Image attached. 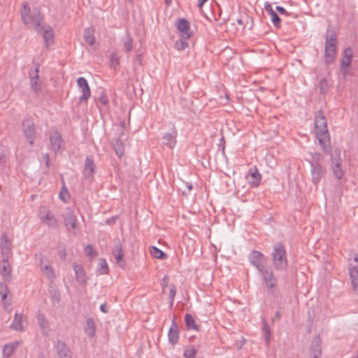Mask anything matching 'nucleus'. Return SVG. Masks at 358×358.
<instances>
[{"instance_id": "obj_42", "label": "nucleus", "mask_w": 358, "mask_h": 358, "mask_svg": "<svg viewBox=\"0 0 358 358\" xmlns=\"http://www.w3.org/2000/svg\"><path fill=\"white\" fill-rule=\"evenodd\" d=\"M329 83L326 78H322L319 83V88L321 94H324L329 89Z\"/></svg>"}, {"instance_id": "obj_3", "label": "nucleus", "mask_w": 358, "mask_h": 358, "mask_svg": "<svg viewBox=\"0 0 358 358\" xmlns=\"http://www.w3.org/2000/svg\"><path fill=\"white\" fill-rule=\"evenodd\" d=\"M309 155L311 157L309 163L311 167L312 181L315 185H317L326 174V168L322 165L324 157L319 152H310Z\"/></svg>"}, {"instance_id": "obj_44", "label": "nucleus", "mask_w": 358, "mask_h": 358, "mask_svg": "<svg viewBox=\"0 0 358 358\" xmlns=\"http://www.w3.org/2000/svg\"><path fill=\"white\" fill-rule=\"evenodd\" d=\"M237 22L239 24L243 25V27H245L246 26V24H248L250 22V25L249 29H251L252 26V19L248 16H246L245 18L238 19Z\"/></svg>"}, {"instance_id": "obj_4", "label": "nucleus", "mask_w": 358, "mask_h": 358, "mask_svg": "<svg viewBox=\"0 0 358 358\" xmlns=\"http://www.w3.org/2000/svg\"><path fill=\"white\" fill-rule=\"evenodd\" d=\"M337 36L334 30L327 33L324 43V62L329 65L334 62L337 55Z\"/></svg>"}, {"instance_id": "obj_14", "label": "nucleus", "mask_w": 358, "mask_h": 358, "mask_svg": "<svg viewBox=\"0 0 358 358\" xmlns=\"http://www.w3.org/2000/svg\"><path fill=\"white\" fill-rule=\"evenodd\" d=\"M331 169L334 176L338 179H341L343 176V171L341 166V159L337 150H335L334 153L331 155Z\"/></svg>"}, {"instance_id": "obj_20", "label": "nucleus", "mask_w": 358, "mask_h": 358, "mask_svg": "<svg viewBox=\"0 0 358 358\" xmlns=\"http://www.w3.org/2000/svg\"><path fill=\"white\" fill-rule=\"evenodd\" d=\"M1 249L2 259H10L12 255L11 245L8 237L3 234L1 240Z\"/></svg>"}, {"instance_id": "obj_13", "label": "nucleus", "mask_w": 358, "mask_h": 358, "mask_svg": "<svg viewBox=\"0 0 358 358\" xmlns=\"http://www.w3.org/2000/svg\"><path fill=\"white\" fill-rule=\"evenodd\" d=\"M39 69L40 64L36 63L34 64V69L29 71L30 85L32 90L38 92L41 89V83L39 80Z\"/></svg>"}, {"instance_id": "obj_12", "label": "nucleus", "mask_w": 358, "mask_h": 358, "mask_svg": "<svg viewBox=\"0 0 358 358\" xmlns=\"http://www.w3.org/2000/svg\"><path fill=\"white\" fill-rule=\"evenodd\" d=\"M249 261L258 271L266 266V257L259 251L252 250L249 255Z\"/></svg>"}, {"instance_id": "obj_33", "label": "nucleus", "mask_w": 358, "mask_h": 358, "mask_svg": "<svg viewBox=\"0 0 358 358\" xmlns=\"http://www.w3.org/2000/svg\"><path fill=\"white\" fill-rule=\"evenodd\" d=\"M83 38L85 41L90 45H94L96 41L94 31L92 28L88 27L84 29Z\"/></svg>"}, {"instance_id": "obj_35", "label": "nucleus", "mask_w": 358, "mask_h": 358, "mask_svg": "<svg viewBox=\"0 0 358 358\" xmlns=\"http://www.w3.org/2000/svg\"><path fill=\"white\" fill-rule=\"evenodd\" d=\"M23 316L22 314L16 313L14 316L13 321L10 324V327L16 331H22L23 327L22 324Z\"/></svg>"}, {"instance_id": "obj_36", "label": "nucleus", "mask_w": 358, "mask_h": 358, "mask_svg": "<svg viewBox=\"0 0 358 358\" xmlns=\"http://www.w3.org/2000/svg\"><path fill=\"white\" fill-rule=\"evenodd\" d=\"M18 345L17 342L6 344L3 348V355L6 358H10Z\"/></svg>"}, {"instance_id": "obj_49", "label": "nucleus", "mask_w": 358, "mask_h": 358, "mask_svg": "<svg viewBox=\"0 0 358 358\" xmlns=\"http://www.w3.org/2000/svg\"><path fill=\"white\" fill-rule=\"evenodd\" d=\"M99 101L103 105L106 106L108 103V98L104 92H101L99 94Z\"/></svg>"}, {"instance_id": "obj_15", "label": "nucleus", "mask_w": 358, "mask_h": 358, "mask_svg": "<svg viewBox=\"0 0 358 358\" xmlns=\"http://www.w3.org/2000/svg\"><path fill=\"white\" fill-rule=\"evenodd\" d=\"M349 275L354 289L358 292V258L354 259V264L350 263L348 267Z\"/></svg>"}, {"instance_id": "obj_9", "label": "nucleus", "mask_w": 358, "mask_h": 358, "mask_svg": "<svg viewBox=\"0 0 358 358\" xmlns=\"http://www.w3.org/2000/svg\"><path fill=\"white\" fill-rule=\"evenodd\" d=\"M38 217L49 227L55 228L57 227L58 220L48 207H40Z\"/></svg>"}, {"instance_id": "obj_57", "label": "nucleus", "mask_w": 358, "mask_h": 358, "mask_svg": "<svg viewBox=\"0 0 358 358\" xmlns=\"http://www.w3.org/2000/svg\"><path fill=\"white\" fill-rule=\"evenodd\" d=\"M165 3L166 5L169 6L171 3V0H165Z\"/></svg>"}, {"instance_id": "obj_53", "label": "nucleus", "mask_w": 358, "mask_h": 358, "mask_svg": "<svg viewBox=\"0 0 358 358\" xmlns=\"http://www.w3.org/2000/svg\"><path fill=\"white\" fill-rule=\"evenodd\" d=\"M64 192H65V194H68V192H67L66 188L63 187V188H62V191L60 192V193H59V198H60L62 201H66V199H65V197H64Z\"/></svg>"}, {"instance_id": "obj_16", "label": "nucleus", "mask_w": 358, "mask_h": 358, "mask_svg": "<svg viewBox=\"0 0 358 358\" xmlns=\"http://www.w3.org/2000/svg\"><path fill=\"white\" fill-rule=\"evenodd\" d=\"M77 84L82 91V95L80 96V102L86 101L90 97L91 92L87 80L84 77H79L77 79Z\"/></svg>"}, {"instance_id": "obj_47", "label": "nucleus", "mask_w": 358, "mask_h": 358, "mask_svg": "<svg viewBox=\"0 0 358 358\" xmlns=\"http://www.w3.org/2000/svg\"><path fill=\"white\" fill-rule=\"evenodd\" d=\"M176 293V286L174 285H171L170 287V292H169V297H170V306L172 307L173 304L174 298Z\"/></svg>"}, {"instance_id": "obj_31", "label": "nucleus", "mask_w": 358, "mask_h": 358, "mask_svg": "<svg viewBox=\"0 0 358 358\" xmlns=\"http://www.w3.org/2000/svg\"><path fill=\"white\" fill-rule=\"evenodd\" d=\"M85 333L89 337H94L96 333V326L94 320L92 317L87 319L84 327Z\"/></svg>"}, {"instance_id": "obj_2", "label": "nucleus", "mask_w": 358, "mask_h": 358, "mask_svg": "<svg viewBox=\"0 0 358 358\" xmlns=\"http://www.w3.org/2000/svg\"><path fill=\"white\" fill-rule=\"evenodd\" d=\"M315 133L322 150L328 153L331 150L329 134L325 116L321 113L315 119Z\"/></svg>"}, {"instance_id": "obj_32", "label": "nucleus", "mask_w": 358, "mask_h": 358, "mask_svg": "<svg viewBox=\"0 0 358 358\" xmlns=\"http://www.w3.org/2000/svg\"><path fill=\"white\" fill-rule=\"evenodd\" d=\"M48 292L50 295L52 303H59L61 300L60 292L58 288L52 283L49 285Z\"/></svg>"}, {"instance_id": "obj_27", "label": "nucleus", "mask_w": 358, "mask_h": 358, "mask_svg": "<svg viewBox=\"0 0 358 358\" xmlns=\"http://www.w3.org/2000/svg\"><path fill=\"white\" fill-rule=\"evenodd\" d=\"M321 343L322 341L320 336H315L312 341L310 346L313 358L320 357L322 354Z\"/></svg>"}, {"instance_id": "obj_17", "label": "nucleus", "mask_w": 358, "mask_h": 358, "mask_svg": "<svg viewBox=\"0 0 358 358\" xmlns=\"http://www.w3.org/2000/svg\"><path fill=\"white\" fill-rule=\"evenodd\" d=\"M40 267L42 273L51 282L56 278L55 271L49 263V261L46 259L44 261L42 258L40 259Z\"/></svg>"}, {"instance_id": "obj_46", "label": "nucleus", "mask_w": 358, "mask_h": 358, "mask_svg": "<svg viewBox=\"0 0 358 358\" xmlns=\"http://www.w3.org/2000/svg\"><path fill=\"white\" fill-rule=\"evenodd\" d=\"M188 44L183 40H177L175 43V48L178 50H183L187 47Z\"/></svg>"}, {"instance_id": "obj_25", "label": "nucleus", "mask_w": 358, "mask_h": 358, "mask_svg": "<svg viewBox=\"0 0 358 358\" xmlns=\"http://www.w3.org/2000/svg\"><path fill=\"white\" fill-rule=\"evenodd\" d=\"M261 178V175L256 167L254 169H250L247 176L248 183L254 187H257L259 185Z\"/></svg>"}, {"instance_id": "obj_30", "label": "nucleus", "mask_w": 358, "mask_h": 358, "mask_svg": "<svg viewBox=\"0 0 358 358\" xmlns=\"http://www.w3.org/2000/svg\"><path fill=\"white\" fill-rule=\"evenodd\" d=\"M264 8L265 10L268 13L273 25L276 27H280L281 20L275 11L273 10L271 5L269 3L266 4Z\"/></svg>"}, {"instance_id": "obj_8", "label": "nucleus", "mask_w": 358, "mask_h": 358, "mask_svg": "<svg viewBox=\"0 0 358 358\" xmlns=\"http://www.w3.org/2000/svg\"><path fill=\"white\" fill-rule=\"evenodd\" d=\"M261 278L268 291L272 290L277 285V279L275 277L273 269L266 266L259 271Z\"/></svg>"}, {"instance_id": "obj_41", "label": "nucleus", "mask_w": 358, "mask_h": 358, "mask_svg": "<svg viewBox=\"0 0 358 358\" xmlns=\"http://www.w3.org/2000/svg\"><path fill=\"white\" fill-rule=\"evenodd\" d=\"M185 321L187 329L198 330V326L196 324L194 319L191 315L186 314L185 317Z\"/></svg>"}, {"instance_id": "obj_11", "label": "nucleus", "mask_w": 358, "mask_h": 358, "mask_svg": "<svg viewBox=\"0 0 358 358\" xmlns=\"http://www.w3.org/2000/svg\"><path fill=\"white\" fill-rule=\"evenodd\" d=\"M22 130L24 135L29 144L33 145L35 141L36 131L34 121L31 118L24 119L22 122Z\"/></svg>"}, {"instance_id": "obj_1", "label": "nucleus", "mask_w": 358, "mask_h": 358, "mask_svg": "<svg viewBox=\"0 0 358 358\" xmlns=\"http://www.w3.org/2000/svg\"><path fill=\"white\" fill-rule=\"evenodd\" d=\"M21 17L24 24L33 26L36 31L41 29V24L43 21V17L39 12L31 14L28 3H24L21 10ZM43 37L47 47L52 45L54 42V33L50 26L43 27Z\"/></svg>"}, {"instance_id": "obj_54", "label": "nucleus", "mask_w": 358, "mask_h": 358, "mask_svg": "<svg viewBox=\"0 0 358 358\" xmlns=\"http://www.w3.org/2000/svg\"><path fill=\"white\" fill-rule=\"evenodd\" d=\"M6 162V155L4 153H0V164H4Z\"/></svg>"}, {"instance_id": "obj_50", "label": "nucleus", "mask_w": 358, "mask_h": 358, "mask_svg": "<svg viewBox=\"0 0 358 358\" xmlns=\"http://www.w3.org/2000/svg\"><path fill=\"white\" fill-rule=\"evenodd\" d=\"M110 62L114 66L119 65V57L116 53L111 54Z\"/></svg>"}, {"instance_id": "obj_40", "label": "nucleus", "mask_w": 358, "mask_h": 358, "mask_svg": "<svg viewBox=\"0 0 358 358\" xmlns=\"http://www.w3.org/2000/svg\"><path fill=\"white\" fill-rule=\"evenodd\" d=\"M97 271L101 275H106L109 272V268L105 259H100Z\"/></svg>"}, {"instance_id": "obj_55", "label": "nucleus", "mask_w": 358, "mask_h": 358, "mask_svg": "<svg viewBox=\"0 0 358 358\" xmlns=\"http://www.w3.org/2000/svg\"><path fill=\"white\" fill-rule=\"evenodd\" d=\"M100 310L101 312L104 313H108V308H107V306H106V303H103L100 306Z\"/></svg>"}, {"instance_id": "obj_59", "label": "nucleus", "mask_w": 358, "mask_h": 358, "mask_svg": "<svg viewBox=\"0 0 358 358\" xmlns=\"http://www.w3.org/2000/svg\"><path fill=\"white\" fill-rule=\"evenodd\" d=\"M167 283L166 282H164L163 285H162V287L164 288L165 286H166Z\"/></svg>"}, {"instance_id": "obj_29", "label": "nucleus", "mask_w": 358, "mask_h": 358, "mask_svg": "<svg viewBox=\"0 0 358 358\" xmlns=\"http://www.w3.org/2000/svg\"><path fill=\"white\" fill-rule=\"evenodd\" d=\"M113 255L114 256L116 263L121 267H124L125 262L123 260V250L120 244H117L113 251Z\"/></svg>"}, {"instance_id": "obj_6", "label": "nucleus", "mask_w": 358, "mask_h": 358, "mask_svg": "<svg viewBox=\"0 0 358 358\" xmlns=\"http://www.w3.org/2000/svg\"><path fill=\"white\" fill-rule=\"evenodd\" d=\"M62 218L67 231L76 234L79 229L78 222L73 210L70 208H66L62 213Z\"/></svg>"}, {"instance_id": "obj_61", "label": "nucleus", "mask_w": 358, "mask_h": 358, "mask_svg": "<svg viewBox=\"0 0 358 358\" xmlns=\"http://www.w3.org/2000/svg\"><path fill=\"white\" fill-rule=\"evenodd\" d=\"M356 358H358V353H357V355Z\"/></svg>"}, {"instance_id": "obj_48", "label": "nucleus", "mask_w": 358, "mask_h": 358, "mask_svg": "<svg viewBox=\"0 0 358 358\" xmlns=\"http://www.w3.org/2000/svg\"><path fill=\"white\" fill-rule=\"evenodd\" d=\"M85 254L87 257H93L96 255L94 248L91 245H87L85 248Z\"/></svg>"}, {"instance_id": "obj_26", "label": "nucleus", "mask_w": 358, "mask_h": 358, "mask_svg": "<svg viewBox=\"0 0 358 358\" xmlns=\"http://www.w3.org/2000/svg\"><path fill=\"white\" fill-rule=\"evenodd\" d=\"M73 270L76 275V279L80 285H86L87 278L85 271L82 266L79 264H75L73 266Z\"/></svg>"}, {"instance_id": "obj_19", "label": "nucleus", "mask_w": 358, "mask_h": 358, "mask_svg": "<svg viewBox=\"0 0 358 358\" xmlns=\"http://www.w3.org/2000/svg\"><path fill=\"white\" fill-rule=\"evenodd\" d=\"M178 135L177 130L175 127L169 133H166L162 136V145L166 146L169 149H173L176 144V137Z\"/></svg>"}, {"instance_id": "obj_60", "label": "nucleus", "mask_w": 358, "mask_h": 358, "mask_svg": "<svg viewBox=\"0 0 358 358\" xmlns=\"http://www.w3.org/2000/svg\"><path fill=\"white\" fill-rule=\"evenodd\" d=\"M188 188H189V189H192V185H189V186H188Z\"/></svg>"}, {"instance_id": "obj_22", "label": "nucleus", "mask_w": 358, "mask_h": 358, "mask_svg": "<svg viewBox=\"0 0 358 358\" xmlns=\"http://www.w3.org/2000/svg\"><path fill=\"white\" fill-rule=\"evenodd\" d=\"M96 165L92 156H87L84 164L83 175L85 178H90L93 176Z\"/></svg>"}, {"instance_id": "obj_24", "label": "nucleus", "mask_w": 358, "mask_h": 358, "mask_svg": "<svg viewBox=\"0 0 358 358\" xmlns=\"http://www.w3.org/2000/svg\"><path fill=\"white\" fill-rule=\"evenodd\" d=\"M56 349L59 358H72L71 350L64 342L57 341Z\"/></svg>"}, {"instance_id": "obj_52", "label": "nucleus", "mask_w": 358, "mask_h": 358, "mask_svg": "<svg viewBox=\"0 0 358 358\" xmlns=\"http://www.w3.org/2000/svg\"><path fill=\"white\" fill-rule=\"evenodd\" d=\"M43 159L45 161V165H46L47 168H49L50 166V156H49V155L48 153L44 155Z\"/></svg>"}, {"instance_id": "obj_37", "label": "nucleus", "mask_w": 358, "mask_h": 358, "mask_svg": "<svg viewBox=\"0 0 358 358\" xmlns=\"http://www.w3.org/2000/svg\"><path fill=\"white\" fill-rule=\"evenodd\" d=\"M149 252L150 255L156 259H166L167 258V255L155 246H150Z\"/></svg>"}, {"instance_id": "obj_38", "label": "nucleus", "mask_w": 358, "mask_h": 358, "mask_svg": "<svg viewBox=\"0 0 358 358\" xmlns=\"http://www.w3.org/2000/svg\"><path fill=\"white\" fill-rule=\"evenodd\" d=\"M262 331L264 334L265 342L268 345L271 337V333L270 327L265 320H263L262 321Z\"/></svg>"}, {"instance_id": "obj_21", "label": "nucleus", "mask_w": 358, "mask_h": 358, "mask_svg": "<svg viewBox=\"0 0 358 358\" xmlns=\"http://www.w3.org/2000/svg\"><path fill=\"white\" fill-rule=\"evenodd\" d=\"M169 342L172 345H176L179 339V327L175 320L171 322V327L168 333Z\"/></svg>"}, {"instance_id": "obj_5", "label": "nucleus", "mask_w": 358, "mask_h": 358, "mask_svg": "<svg viewBox=\"0 0 358 358\" xmlns=\"http://www.w3.org/2000/svg\"><path fill=\"white\" fill-rule=\"evenodd\" d=\"M272 263L275 271H285L288 266L285 248L281 243H276L271 252Z\"/></svg>"}, {"instance_id": "obj_51", "label": "nucleus", "mask_w": 358, "mask_h": 358, "mask_svg": "<svg viewBox=\"0 0 358 358\" xmlns=\"http://www.w3.org/2000/svg\"><path fill=\"white\" fill-rule=\"evenodd\" d=\"M275 9L278 12V13L280 15H288L287 11L282 6H276Z\"/></svg>"}, {"instance_id": "obj_10", "label": "nucleus", "mask_w": 358, "mask_h": 358, "mask_svg": "<svg viewBox=\"0 0 358 358\" xmlns=\"http://www.w3.org/2000/svg\"><path fill=\"white\" fill-rule=\"evenodd\" d=\"M50 148L55 154L64 148V140L58 131L52 130L48 134Z\"/></svg>"}, {"instance_id": "obj_34", "label": "nucleus", "mask_w": 358, "mask_h": 358, "mask_svg": "<svg viewBox=\"0 0 358 358\" xmlns=\"http://www.w3.org/2000/svg\"><path fill=\"white\" fill-rule=\"evenodd\" d=\"M114 150L118 157H121L124 155V146L122 140L119 138L115 139L113 143Z\"/></svg>"}, {"instance_id": "obj_23", "label": "nucleus", "mask_w": 358, "mask_h": 358, "mask_svg": "<svg viewBox=\"0 0 358 358\" xmlns=\"http://www.w3.org/2000/svg\"><path fill=\"white\" fill-rule=\"evenodd\" d=\"M37 322L42 334L44 336H48L51 331L49 322L46 320L45 315L41 313L37 315Z\"/></svg>"}, {"instance_id": "obj_7", "label": "nucleus", "mask_w": 358, "mask_h": 358, "mask_svg": "<svg viewBox=\"0 0 358 358\" xmlns=\"http://www.w3.org/2000/svg\"><path fill=\"white\" fill-rule=\"evenodd\" d=\"M353 50L351 48H345L341 54L340 71L344 78L351 74V64Z\"/></svg>"}, {"instance_id": "obj_39", "label": "nucleus", "mask_w": 358, "mask_h": 358, "mask_svg": "<svg viewBox=\"0 0 358 358\" xmlns=\"http://www.w3.org/2000/svg\"><path fill=\"white\" fill-rule=\"evenodd\" d=\"M124 48L127 51H131L133 49V39L131 34L127 32L126 36L122 38Z\"/></svg>"}, {"instance_id": "obj_56", "label": "nucleus", "mask_w": 358, "mask_h": 358, "mask_svg": "<svg viewBox=\"0 0 358 358\" xmlns=\"http://www.w3.org/2000/svg\"><path fill=\"white\" fill-rule=\"evenodd\" d=\"M208 0H198V6L202 7L203 5Z\"/></svg>"}, {"instance_id": "obj_58", "label": "nucleus", "mask_w": 358, "mask_h": 358, "mask_svg": "<svg viewBox=\"0 0 358 358\" xmlns=\"http://www.w3.org/2000/svg\"><path fill=\"white\" fill-rule=\"evenodd\" d=\"M275 316H276V317H280V313H279V312H277V313H275Z\"/></svg>"}, {"instance_id": "obj_45", "label": "nucleus", "mask_w": 358, "mask_h": 358, "mask_svg": "<svg viewBox=\"0 0 358 358\" xmlns=\"http://www.w3.org/2000/svg\"><path fill=\"white\" fill-rule=\"evenodd\" d=\"M8 292V286L3 282H1L0 283V294H1L3 300L6 299Z\"/></svg>"}, {"instance_id": "obj_18", "label": "nucleus", "mask_w": 358, "mask_h": 358, "mask_svg": "<svg viewBox=\"0 0 358 358\" xmlns=\"http://www.w3.org/2000/svg\"><path fill=\"white\" fill-rule=\"evenodd\" d=\"M177 28L180 31V36L182 38H189L192 34V31L190 29L189 22L186 19H180L177 22Z\"/></svg>"}, {"instance_id": "obj_28", "label": "nucleus", "mask_w": 358, "mask_h": 358, "mask_svg": "<svg viewBox=\"0 0 358 358\" xmlns=\"http://www.w3.org/2000/svg\"><path fill=\"white\" fill-rule=\"evenodd\" d=\"M0 273L4 280H8L11 277V267L9 259H2V264L0 266Z\"/></svg>"}, {"instance_id": "obj_43", "label": "nucleus", "mask_w": 358, "mask_h": 358, "mask_svg": "<svg viewBox=\"0 0 358 358\" xmlns=\"http://www.w3.org/2000/svg\"><path fill=\"white\" fill-rule=\"evenodd\" d=\"M196 354V350L195 348L190 346L184 351L183 355L185 358H195Z\"/></svg>"}, {"instance_id": "obj_62", "label": "nucleus", "mask_w": 358, "mask_h": 358, "mask_svg": "<svg viewBox=\"0 0 358 358\" xmlns=\"http://www.w3.org/2000/svg\"><path fill=\"white\" fill-rule=\"evenodd\" d=\"M317 358H320V357H317Z\"/></svg>"}]
</instances>
